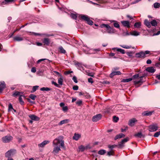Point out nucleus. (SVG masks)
<instances>
[{
	"instance_id": "1",
	"label": "nucleus",
	"mask_w": 160,
	"mask_h": 160,
	"mask_svg": "<svg viewBox=\"0 0 160 160\" xmlns=\"http://www.w3.org/2000/svg\"><path fill=\"white\" fill-rule=\"evenodd\" d=\"M59 144L61 147L64 148H65L64 141L63 137L62 136H59L58 138H55L52 142L54 148L52 152L54 154H58L59 152L61 151L60 146H58Z\"/></svg>"
},
{
	"instance_id": "2",
	"label": "nucleus",
	"mask_w": 160,
	"mask_h": 160,
	"mask_svg": "<svg viewBox=\"0 0 160 160\" xmlns=\"http://www.w3.org/2000/svg\"><path fill=\"white\" fill-rule=\"evenodd\" d=\"M144 77V76H142L139 77L138 74H136L133 75L132 77L133 79L138 80H136L134 81V84L135 85H137L138 84L141 85L143 82L142 78Z\"/></svg>"
},
{
	"instance_id": "3",
	"label": "nucleus",
	"mask_w": 160,
	"mask_h": 160,
	"mask_svg": "<svg viewBox=\"0 0 160 160\" xmlns=\"http://www.w3.org/2000/svg\"><path fill=\"white\" fill-rule=\"evenodd\" d=\"M100 27L101 28H106L107 32L109 33H113L114 32V28H112L108 24H102L100 25Z\"/></svg>"
},
{
	"instance_id": "4",
	"label": "nucleus",
	"mask_w": 160,
	"mask_h": 160,
	"mask_svg": "<svg viewBox=\"0 0 160 160\" xmlns=\"http://www.w3.org/2000/svg\"><path fill=\"white\" fill-rule=\"evenodd\" d=\"M16 152V151L15 149H11L7 151L5 154L6 157L8 158L13 156Z\"/></svg>"
},
{
	"instance_id": "5",
	"label": "nucleus",
	"mask_w": 160,
	"mask_h": 160,
	"mask_svg": "<svg viewBox=\"0 0 160 160\" xmlns=\"http://www.w3.org/2000/svg\"><path fill=\"white\" fill-rule=\"evenodd\" d=\"M13 138L10 135H7L2 138V141L3 142L8 143L11 141Z\"/></svg>"
},
{
	"instance_id": "6",
	"label": "nucleus",
	"mask_w": 160,
	"mask_h": 160,
	"mask_svg": "<svg viewBox=\"0 0 160 160\" xmlns=\"http://www.w3.org/2000/svg\"><path fill=\"white\" fill-rule=\"evenodd\" d=\"M149 131L150 132H154L156 131L158 128L157 124H152L148 126Z\"/></svg>"
},
{
	"instance_id": "7",
	"label": "nucleus",
	"mask_w": 160,
	"mask_h": 160,
	"mask_svg": "<svg viewBox=\"0 0 160 160\" xmlns=\"http://www.w3.org/2000/svg\"><path fill=\"white\" fill-rule=\"evenodd\" d=\"M102 116V115L100 114L94 116L92 118V121L93 122H97L101 119Z\"/></svg>"
},
{
	"instance_id": "8",
	"label": "nucleus",
	"mask_w": 160,
	"mask_h": 160,
	"mask_svg": "<svg viewBox=\"0 0 160 160\" xmlns=\"http://www.w3.org/2000/svg\"><path fill=\"white\" fill-rule=\"evenodd\" d=\"M129 140L128 138H126L122 139L120 143H119L118 146L119 148H122L123 146V144L127 142Z\"/></svg>"
},
{
	"instance_id": "9",
	"label": "nucleus",
	"mask_w": 160,
	"mask_h": 160,
	"mask_svg": "<svg viewBox=\"0 0 160 160\" xmlns=\"http://www.w3.org/2000/svg\"><path fill=\"white\" fill-rule=\"evenodd\" d=\"M121 74V72L119 71H113L111 73L110 75V77L112 78L114 76L116 75H120Z\"/></svg>"
},
{
	"instance_id": "10",
	"label": "nucleus",
	"mask_w": 160,
	"mask_h": 160,
	"mask_svg": "<svg viewBox=\"0 0 160 160\" xmlns=\"http://www.w3.org/2000/svg\"><path fill=\"white\" fill-rule=\"evenodd\" d=\"M121 23L123 26L128 28L130 27V23L128 21H123L121 22Z\"/></svg>"
},
{
	"instance_id": "11",
	"label": "nucleus",
	"mask_w": 160,
	"mask_h": 160,
	"mask_svg": "<svg viewBox=\"0 0 160 160\" xmlns=\"http://www.w3.org/2000/svg\"><path fill=\"white\" fill-rule=\"evenodd\" d=\"M6 85L4 81L0 82V92H1L6 88Z\"/></svg>"
},
{
	"instance_id": "12",
	"label": "nucleus",
	"mask_w": 160,
	"mask_h": 160,
	"mask_svg": "<svg viewBox=\"0 0 160 160\" xmlns=\"http://www.w3.org/2000/svg\"><path fill=\"white\" fill-rule=\"evenodd\" d=\"M50 142V141L49 140H45L43 141L41 143L38 144V146L39 147L43 148L46 144H48Z\"/></svg>"
},
{
	"instance_id": "13",
	"label": "nucleus",
	"mask_w": 160,
	"mask_h": 160,
	"mask_svg": "<svg viewBox=\"0 0 160 160\" xmlns=\"http://www.w3.org/2000/svg\"><path fill=\"white\" fill-rule=\"evenodd\" d=\"M153 112V111H146L143 112L142 115L143 116H149L151 115Z\"/></svg>"
},
{
	"instance_id": "14",
	"label": "nucleus",
	"mask_w": 160,
	"mask_h": 160,
	"mask_svg": "<svg viewBox=\"0 0 160 160\" xmlns=\"http://www.w3.org/2000/svg\"><path fill=\"white\" fill-rule=\"evenodd\" d=\"M136 57L137 58H144L145 56H144V52L142 51H141L137 53L136 54Z\"/></svg>"
},
{
	"instance_id": "15",
	"label": "nucleus",
	"mask_w": 160,
	"mask_h": 160,
	"mask_svg": "<svg viewBox=\"0 0 160 160\" xmlns=\"http://www.w3.org/2000/svg\"><path fill=\"white\" fill-rule=\"evenodd\" d=\"M80 19L87 22L89 17L87 15L82 14L80 16Z\"/></svg>"
},
{
	"instance_id": "16",
	"label": "nucleus",
	"mask_w": 160,
	"mask_h": 160,
	"mask_svg": "<svg viewBox=\"0 0 160 160\" xmlns=\"http://www.w3.org/2000/svg\"><path fill=\"white\" fill-rule=\"evenodd\" d=\"M137 122V120L134 118H132L129 120L128 123V125L131 126H134V123Z\"/></svg>"
},
{
	"instance_id": "17",
	"label": "nucleus",
	"mask_w": 160,
	"mask_h": 160,
	"mask_svg": "<svg viewBox=\"0 0 160 160\" xmlns=\"http://www.w3.org/2000/svg\"><path fill=\"white\" fill-rule=\"evenodd\" d=\"M146 70L147 71L152 73H154L155 71V70L154 68L153 67H148Z\"/></svg>"
},
{
	"instance_id": "18",
	"label": "nucleus",
	"mask_w": 160,
	"mask_h": 160,
	"mask_svg": "<svg viewBox=\"0 0 160 160\" xmlns=\"http://www.w3.org/2000/svg\"><path fill=\"white\" fill-rule=\"evenodd\" d=\"M29 117L33 120L34 121H38L39 120V118L38 117L34 115H29Z\"/></svg>"
},
{
	"instance_id": "19",
	"label": "nucleus",
	"mask_w": 160,
	"mask_h": 160,
	"mask_svg": "<svg viewBox=\"0 0 160 160\" xmlns=\"http://www.w3.org/2000/svg\"><path fill=\"white\" fill-rule=\"evenodd\" d=\"M13 40L19 42L23 40V38L19 36H16L13 38Z\"/></svg>"
},
{
	"instance_id": "20",
	"label": "nucleus",
	"mask_w": 160,
	"mask_h": 160,
	"mask_svg": "<svg viewBox=\"0 0 160 160\" xmlns=\"http://www.w3.org/2000/svg\"><path fill=\"white\" fill-rule=\"evenodd\" d=\"M69 121V120L68 119H65L61 121L59 123L58 125L59 126L62 125L64 124L68 123Z\"/></svg>"
},
{
	"instance_id": "21",
	"label": "nucleus",
	"mask_w": 160,
	"mask_h": 160,
	"mask_svg": "<svg viewBox=\"0 0 160 160\" xmlns=\"http://www.w3.org/2000/svg\"><path fill=\"white\" fill-rule=\"evenodd\" d=\"M125 135L122 133H120V134L117 135L115 136V138H114V140H116L117 139H118L120 138H121L123 137H125Z\"/></svg>"
},
{
	"instance_id": "22",
	"label": "nucleus",
	"mask_w": 160,
	"mask_h": 160,
	"mask_svg": "<svg viewBox=\"0 0 160 160\" xmlns=\"http://www.w3.org/2000/svg\"><path fill=\"white\" fill-rule=\"evenodd\" d=\"M22 98H25V97L23 95H20L19 98V101L21 104L23 105L24 102L22 100Z\"/></svg>"
},
{
	"instance_id": "23",
	"label": "nucleus",
	"mask_w": 160,
	"mask_h": 160,
	"mask_svg": "<svg viewBox=\"0 0 160 160\" xmlns=\"http://www.w3.org/2000/svg\"><path fill=\"white\" fill-rule=\"evenodd\" d=\"M81 137V135L79 134L75 133L73 137V139L76 140H78Z\"/></svg>"
},
{
	"instance_id": "24",
	"label": "nucleus",
	"mask_w": 160,
	"mask_h": 160,
	"mask_svg": "<svg viewBox=\"0 0 160 160\" xmlns=\"http://www.w3.org/2000/svg\"><path fill=\"white\" fill-rule=\"evenodd\" d=\"M112 22H113V25L116 28H120V25L116 21L112 20Z\"/></svg>"
},
{
	"instance_id": "25",
	"label": "nucleus",
	"mask_w": 160,
	"mask_h": 160,
	"mask_svg": "<svg viewBox=\"0 0 160 160\" xmlns=\"http://www.w3.org/2000/svg\"><path fill=\"white\" fill-rule=\"evenodd\" d=\"M43 43L47 45H48L50 41L49 39L48 38H45L43 40Z\"/></svg>"
},
{
	"instance_id": "26",
	"label": "nucleus",
	"mask_w": 160,
	"mask_h": 160,
	"mask_svg": "<svg viewBox=\"0 0 160 160\" xmlns=\"http://www.w3.org/2000/svg\"><path fill=\"white\" fill-rule=\"evenodd\" d=\"M134 136L136 137L139 138H141L142 137H144V136L142 134L141 132H138L137 133L135 134Z\"/></svg>"
},
{
	"instance_id": "27",
	"label": "nucleus",
	"mask_w": 160,
	"mask_h": 160,
	"mask_svg": "<svg viewBox=\"0 0 160 160\" xmlns=\"http://www.w3.org/2000/svg\"><path fill=\"white\" fill-rule=\"evenodd\" d=\"M144 23L145 24L148 28L151 27V24L150 22L148 21L147 19L145 20Z\"/></svg>"
},
{
	"instance_id": "28",
	"label": "nucleus",
	"mask_w": 160,
	"mask_h": 160,
	"mask_svg": "<svg viewBox=\"0 0 160 160\" xmlns=\"http://www.w3.org/2000/svg\"><path fill=\"white\" fill-rule=\"evenodd\" d=\"M150 23L151 25L154 27H155L157 25L158 23L155 20L153 19L151 21Z\"/></svg>"
},
{
	"instance_id": "29",
	"label": "nucleus",
	"mask_w": 160,
	"mask_h": 160,
	"mask_svg": "<svg viewBox=\"0 0 160 160\" xmlns=\"http://www.w3.org/2000/svg\"><path fill=\"white\" fill-rule=\"evenodd\" d=\"M130 34L135 36H137L139 35L140 33L138 32L134 31L130 32Z\"/></svg>"
},
{
	"instance_id": "30",
	"label": "nucleus",
	"mask_w": 160,
	"mask_h": 160,
	"mask_svg": "<svg viewBox=\"0 0 160 160\" xmlns=\"http://www.w3.org/2000/svg\"><path fill=\"white\" fill-rule=\"evenodd\" d=\"M106 153V151L104 149H101L98 151V153L99 154L103 155Z\"/></svg>"
},
{
	"instance_id": "31",
	"label": "nucleus",
	"mask_w": 160,
	"mask_h": 160,
	"mask_svg": "<svg viewBox=\"0 0 160 160\" xmlns=\"http://www.w3.org/2000/svg\"><path fill=\"white\" fill-rule=\"evenodd\" d=\"M60 78L58 79V83L60 85H62V84L63 82V77L62 76H61L60 77Z\"/></svg>"
},
{
	"instance_id": "32",
	"label": "nucleus",
	"mask_w": 160,
	"mask_h": 160,
	"mask_svg": "<svg viewBox=\"0 0 160 160\" xmlns=\"http://www.w3.org/2000/svg\"><path fill=\"white\" fill-rule=\"evenodd\" d=\"M22 93V92L18 91H15L12 94V96L14 97H16L20 95V94Z\"/></svg>"
},
{
	"instance_id": "33",
	"label": "nucleus",
	"mask_w": 160,
	"mask_h": 160,
	"mask_svg": "<svg viewBox=\"0 0 160 160\" xmlns=\"http://www.w3.org/2000/svg\"><path fill=\"white\" fill-rule=\"evenodd\" d=\"M141 26V23L140 22H136L134 25L135 28H139Z\"/></svg>"
},
{
	"instance_id": "34",
	"label": "nucleus",
	"mask_w": 160,
	"mask_h": 160,
	"mask_svg": "<svg viewBox=\"0 0 160 160\" xmlns=\"http://www.w3.org/2000/svg\"><path fill=\"white\" fill-rule=\"evenodd\" d=\"M40 89L42 91H48L51 90V88L48 87H43L41 88Z\"/></svg>"
},
{
	"instance_id": "35",
	"label": "nucleus",
	"mask_w": 160,
	"mask_h": 160,
	"mask_svg": "<svg viewBox=\"0 0 160 160\" xmlns=\"http://www.w3.org/2000/svg\"><path fill=\"white\" fill-rule=\"evenodd\" d=\"M59 49L60 52L61 53H65L66 52V51L63 49L62 47L61 46L59 47Z\"/></svg>"
},
{
	"instance_id": "36",
	"label": "nucleus",
	"mask_w": 160,
	"mask_h": 160,
	"mask_svg": "<svg viewBox=\"0 0 160 160\" xmlns=\"http://www.w3.org/2000/svg\"><path fill=\"white\" fill-rule=\"evenodd\" d=\"M117 49V51L118 52H120L122 54H124L125 53L124 50L121 48H116Z\"/></svg>"
},
{
	"instance_id": "37",
	"label": "nucleus",
	"mask_w": 160,
	"mask_h": 160,
	"mask_svg": "<svg viewBox=\"0 0 160 160\" xmlns=\"http://www.w3.org/2000/svg\"><path fill=\"white\" fill-rule=\"evenodd\" d=\"M38 86H35L33 87L32 90L31 91V92H35L37 89H38Z\"/></svg>"
},
{
	"instance_id": "38",
	"label": "nucleus",
	"mask_w": 160,
	"mask_h": 160,
	"mask_svg": "<svg viewBox=\"0 0 160 160\" xmlns=\"http://www.w3.org/2000/svg\"><path fill=\"white\" fill-rule=\"evenodd\" d=\"M153 6L155 8H159L160 7V4L158 2H156L154 3Z\"/></svg>"
},
{
	"instance_id": "39",
	"label": "nucleus",
	"mask_w": 160,
	"mask_h": 160,
	"mask_svg": "<svg viewBox=\"0 0 160 160\" xmlns=\"http://www.w3.org/2000/svg\"><path fill=\"white\" fill-rule=\"evenodd\" d=\"M29 98L33 100H35L36 98V96L33 94H31L29 96Z\"/></svg>"
},
{
	"instance_id": "40",
	"label": "nucleus",
	"mask_w": 160,
	"mask_h": 160,
	"mask_svg": "<svg viewBox=\"0 0 160 160\" xmlns=\"http://www.w3.org/2000/svg\"><path fill=\"white\" fill-rule=\"evenodd\" d=\"M132 78H127L123 79L122 81L123 82H128L132 81Z\"/></svg>"
},
{
	"instance_id": "41",
	"label": "nucleus",
	"mask_w": 160,
	"mask_h": 160,
	"mask_svg": "<svg viewBox=\"0 0 160 160\" xmlns=\"http://www.w3.org/2000/svg\"><path fill=\"white\" fill-rule=\"evenodd\" d=\"M87 22L88 24L90 25H92L93 23L92 21L90 19V18L87 21Z\"/></svg>"
},
{
	"instance_id": "42",
	"label": "nucleus",
	"mask_w": 160,
	"mask_h": 160,
	"mask_svg": "<svg viewBox=\"0 0 160 160\" xmlns=\"http://www.w3.org/2000/svg\"><path fill=\"white\" fill-rule=\"evenodd\" d=\"M86 74L88 75V76H90L92 77H93L94 76V74L93 72H86Z\"/></svg>"
},
{
	"instance_id": "43",
	"label": "nucleus",
	"mask_w": 160,
	"mask_h": 160,
	"mask_svg": "<svg viewBox=\"0 0 160 160\" xmlns=\"http://www.w3.org/2000/svg\"><path fill=\"white\" fill-rule=\"evenodd\" d=\"M76 103L78 106H80L82 103V101L81 100H78Z\"/></svg>"
},
{
	"instance_id": "44",
	"label": "nucleus",
	"mask_w": 160,
	"mask_h": 160,
	"mask_svg": "<svg viewBox=\"0 0 160 160\" xmlns=\"http://www.w3.org/2000/svg\"><path fill=\"white\" fill-rule=\"evenodd\" d=\"M79 149L81 151H83L85 149V148L84 146L83 145H81L79 148Z\"/></svg>"
},
{
	"instance_id": "45",
	"label": "nucleus",
	"mask_w": 160,
	"mask_h": 160,
	"mask_svg": "<svg viewBox=\"0 0 160 160\" xmlns=\"http://www.w3.org/2000/svg\"><path fill=\"white\" fill-rule=\"evenodd\" d=\"M121 47H122L126 49H129L131 48V46H126L125 45H121Z\"/></svg>"
},
{
	"instance_id": "46",
	"label": "nucleus",
	"mask_w": 160,
	"mask_h": 160,
	"mask_svg": "<svg viewBox=\"0 0 160 160\" xmlns=\"http://www.w3.org/2000/svg\"><path fill=\"white\" fill-rule=\"evenodd\" d=\"M113 154L114 152L112 150L107 152V155L109 156L113 155Z\"/></svg>"
},
{
	"instance_id": "47",
	"label": "nucleus",
	"mask_w": 160,
	"mask_h": 160,
	"mask_svg": "<svg viewBox=\"0 0 160 160\" xmlns=\"http://www.w3.org/2000/svg\"><path fill=\"white\" fill-rule=\"evenodd\" d=\"M119 120V118L118 117H117L115 116H114L113 117V120L115 122H117Z\"/></svg>"
},
{
	"instance_id": "48",
	"label": "nucleus",
	"mask_w": 160,
	"mask_h": 160,
	"mask_svg": "<svg viewBox=\"0 0 160 160\" xmlns=\"http://www.w3.org/2000/svg\"><path fill=\"white\" fill-rule=\"evenodd\" d=\"M160 135V131L158 132L155 133L154 135V137H158Z\"/></svg>"
},
{
	"instance_id": "49",
	"label": "nucleus",
	"mask_w": 160,
	"mask_h": 160,
	"mask_svg": "<svg viewBox=\"0 0 160 160\" xmlns=\"http://www.w3.org/2000/svg\"><path fill=\"white\" fill-rule=\"evenodd\" d=\"M71 17L72 18L74 19H76L77 18V15L74 14H72L71 15Z\"/></svg>"
},
{
	"instance_id": "50",
	"label": "nucleus",
	"mask_w": 160,
	"mask_h": 160,
	"mask_svg": "<svg viewBox=\"0 0 160 160\" xmlns=\"http://www.w3.org/2000/svg\"><path fill=\"white\" fill-rule=\"evenodd\" d=\"M116 146H117L115 145H108V147L110 149H112L113 148H114Z\"/></svg>"
},
{
	"instance_id": "51",
	"label": "nucleus",
	"mask_w": 160,
	"mask_h": 160,
	"mask_svg": "<svg viewBox=\"0 0 160 160\" xmlns=\"http://www.w3.org/2000/svg\"><path fill=\"white\" fill-rule=\"evenodd\" d=\"M88 81L89 82L91 83V84H92L93 83V79L91 78H88Z\"/></svg>"
},
{
	"instance_id": "52",
	"label": "nucleus",
	"mask_w": 160,
	"mask_h": 160,
	"mask_svg": "<svg viewBox=\"0 0 160 160\" xmlns=\"http://www.w3.org/2000/svg\"><path fill=\"white\" fill-rule=\"evenodd\" d=\"M11 109H13V108L11 104L10 103L8 105V111H10Z\"/></svg>"
},
{
	"instance_id": "53",
	"label": "nucleus",
	"mask_w": 160,
	"mask_h": 160,
	"mask_svg": "<svg viewBox=\"0 0 160 160\" xmlns=\"http://www.w3.org/2000/svg\"><path fill=\"white\" fill-rule=\"evenodd\" d=\"M72 80L75 83H77L78 82L76 76H74L73 77Z\"/></svg>"
},
{
	"instance_id": "54",
	"label": "nucleus",
	"mask_w": 160,
	"mask_h": 160,
	"mask_svg": "<svg viewBox=\"0 0 160 160\" xmlns=\"http://www.w3.org/2000/svg\"><path fill=\"white\" fill-rule=\"evenodd\" d=\"M68 110V108L67 106L63 107L62 108V110L65 112L67 111Z\"/></svg>"
},
{
	"instance_id": "55",
	"label": "nucleus",
	"mask_w": 160,
	"mask_h": 160,
	"mask_svg": "<svg viewBox=\"0 0 160 160\" xmlns=\"http://www.w3.org/2000/svg\"><path fill=\"white\" fill-rule=\"evenodd\" d=\"M72 89L75 90H77L78 89V87L77 85H75L73 87Z\"/></svg>"
},
{
	"instance_id": "56",
	"label": "nucleus",
	"mask_w": 160,
	"mask_h": 160,
	"mask_svg": "<svg viewBox=\"0 0 160 160\" xmlns=\"http://www.w3.org/2000/svg\"><path fill=\"white\" fill-rule=\"evenodd\" d=\"M36 68L34 67H33L31 68V71L33 73H35L36 72Z\"/></svg>"
},
{
	"instance_id": "57",
	"label": "nucleus",
	"mask_w": 160,
	"mask_h": 160,
	"mask_svg": "<svg viewBox=\"0 0 160 160\" xmlns=\"http://www.w3.org/2000/svg\"><path fill=\"white\" fill-rule=\"evenodd\" d=\"M144 56H145V55L146 54H150V52L149 51H146L144 52Z\"/></svg>"
},
{
	"instance_id": "58",
	"label": "nucleus",
	"mask_w": 160,
	"mask_h": 160,
	"mask_svg": "<svg viewBox=\"0 0 160 160\" xmlns=\"http://www.w3.org/2000/svg\"><path fill=\"white\" fill-rule=\"evenodd\" d=\"M46 59H40L39 60H38L37 62V63H39L40 62H41V61H43L45 60H46Z\"/></svg>"
},
{
	"instance_id": "59",
	"label": "nucleus",
	"mask_w": 160,
	"mask_h": 160,
	"mask_svg": "<svg viewBox=\"0 0 160 160\" xmlns=\"http://www.w3.org/2000/svg\"><path fill=\"white\" fill-rule=\"evenodd\" d=\"M52 84H54L55 86L57 87H58V84L56 82L52 81Z\"/></svg>"
},
{
	"instance_id": "60",
	"label": "nucleus",
	"mask_w": 160,
	"mask_h": 160,
	"mask_svg": "<svg viewBox=\"0 0 160 160\" xmlns=\"http://www.w3.org/2000/svg\"><path fill=\"white\" fill-rule=\"evenodd\" d=\"M54 72L57 74L58 75V76L61 77V76H62L61 74L59 73L57 71H54Z\"/></svg>"
},
{
	"instance_id": "61",
	"label": "nucleus",
	"mask_w": 160,
	"mask_h": 160,
	"mask_svg": "<svg viewBox=\"0 0 160 160\" xmlns=\"http://www.w3.org/2000/svg\"><path fill=\"white\" fill-rule=\"evenodd\" d=\"M128 127H126L125 129L122 128L121 129V132H125L126 130L128 129Z\"/></svg>"
},
{
	"instance_id": "62",
	"label": "nucleus",
	"mask_w": 160,
	"mask_h": 160,
	"mask_svg": "<svg viewBox=\"0 0 160 160\" xmlns=\"http://www.w3.org/2000/svg\"><path fill=\"white\" fill-rule=\"evenodd\" d=\"M152 63V61L150 59H148L147 61V63L148 64H150Z\"/></svg>"
},
{
	"instance_id": "63",
	"label": "nucleus",
	"mask_w": 160,
	"mask_h": 160,
	"mask_svg": "<svg viewBox=\"0 0 160 160\" xmlns=\"http://www.w3.org/2000/svg\"><path fill=\"white\" fill-rule=\"evenodd\" d=\"M132 53L131 52H128L127 53V54L128 56H129L130 57H131L132 56Z\"/></svg>"
},
{
	"instance_id": "64",
	"label": "nucleus",
	"mask_w": 160,
	"mask_h": 160,
	"mask_svg": "<svg viewBox=\"0 0 160 160\" xmlns=\"http://www.w3.org/2000/svg\"><path fill=\"white\" fill-rule=\"evenodd\" d=\"M28 101L30 103H35V102H33L29 98L27 99Z\"/></svg>"
}]
</instances>
